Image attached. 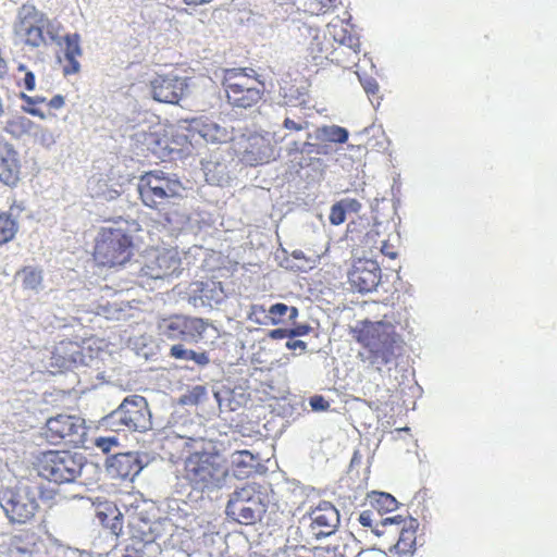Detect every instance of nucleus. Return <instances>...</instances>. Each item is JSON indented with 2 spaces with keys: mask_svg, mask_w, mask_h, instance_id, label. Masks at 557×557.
Masks as SVG:
<instances>
[{
  "mask_svg": "<svg viewBox=\"0 0 557 557\" xmlns=\"http://www.w3.org/2000/svg\"><path fill=\"white\" fill-rule=\"evenodd\" d=\"M137 189L144 205L157 210L166 224H173L182 216L186 187L177 176L163 170H149L140 175Z\"/></svg>",
  "mask_w": 557,
  "mask_h": 557,
  "instance_id": "f257e3e1",
  "label": "nucleus"
},
{
  "mask_svg": "<svg viewBox=\"0 0 557 557\" xmlns=\"http://www.w3.org/2000/svg\"><path fill=\"white\" fill-rule=\"evenodd\" d=\"M349 333L363 348V351L359 352L361 360L375 366L379 370L382 366L392 363L400 354L403 341L392 323L361 320L350 327Z\"/></svg>",
  "mask_w": 557,
  "mask_h": 557,
  "instance_id": "f03ea898",
  "label": "nucleus"
},
{
  "mask_svg": "<svg viewBox=\"0 0 557 557\" xmlns=\"http://www.w3.org/2000/svg\"><path fill=\"white\" fill-rule=\"evenodd\" d=\"M227 475L228 469L216 451H194L185 460L184 476L194 491H216L224 486Z\"/></svg>",
  "mask_w": 557,
  "mask_h": 557,
  "instance_id": "7ed1b4c3",
  "label": "nucleus"
},
{
  "mask_svg": "<svg viewBox=\"0 0 557 557\" xmlns=\"http://www.w3.org/2000/svg\"><path fill=\"white\" fill-rule=\"evenodd\" d=\"M227 103L235 109H251L261 102L264 82L252 69H225L221 82Z\"/></svg>",
  "mask_w": 557,
  "mask_h": 557,
  "instance_id": "20e7f679",
  "label": "nucleus"
},
{
  "mask_svg": "<svg viewBox=\"0 0 557 557\" xmlns=\"http://www.w3.org/2000/svg\"><path fill=\"white\" fill-rule=\"evenodd\" d=\"M132 235L121 228L104 226L100 230L92 252L95 262L100 267H119L126 264L133 256Z\"/></svg>",
  "mask_w": 557,
  "mask_h": 557,
  "instance_id": "39448f33",
  "label": "nucleus"
},
{
  "mask_svg": "<svg viewBox=\"0 0 557 557\" xmlns=\"http://www.w3.org/2000/svg\"><path fill=\"white\" fill-rule=\"evenodd\" d=\"M42 490L38 483H20L13 491L3 494L2 508L12 522L25 524L35 518Z\"/></svg>",
  "mask_w": 557,
  "mask_h": 557,
  "instance_id": "423d86ee",
  "label": "nucleus"
},
{
  "mask_svg": "<svg viewBox=\"0 0 557 557\" xmlns=\"http://www.w3.org/2000/svg\"><path fill=\"white\" fill-rule=\"evenodd\" d=\"M39 473L57 483L73 482L83 470L82 455L71 451H44L38 458Z\"/></svg>",
  "mask_w": 557,
  "mask_h": 557,
  "instance_id": "0eeeda50",
  "label": "nucleus"
},
{
  "mask_svg": "<svg viewBox=\"0 0 557 557\" xmlns=\"http://www.w3.org/2000/svg\"><path fill=\"white\" fill-rule=\"evenodd\" d=\"M264 510L261 493L253 483L234 491L225 506V513L245 525L255 524Z\"/></svg>",
  "mask_w": 557,
  "mask_h": 557,
  "instance_id": "6e6552de",
  "label": "nucleus"
},
{
  "mask_svg": "<svg viewBox=\"0 0 557 557\" xmlns=\"http://www.w3.org/2000/svg\"><path fill=\"white\" fill-rule=\"evenodd\" d=\"M383 530H376L375 533L387 534L396 537L397 541L389 547V552L397 556H411L417 548V531L419 523L417 519L404 518L401 515L393 516L382 520Z\"/></svg>",
  "mask_w": 557,
  "mask_h": 557,
  "instance_id": "1a4fd4ad",
  "label": "nucleus"
},
{
  "mask_svg": "<svg viewBox=\"0 0 557 557\" xmlns=\"http://www.w3.org/2000/svg\"><path fill=\"white\" fill-rule=\"evenodd\" d=\"M209 326L208 320L195 318V315L172 314L163 318L158 323L161 335L170 341L199 343L202 341Z\"/></svg>",
  "mask_w": 557,
  "mask_h": 557,
  "instance_id": "9d476101",
  "label": "nucleus"
},
{
  "mask_svg": "<svg viewBox=\"0 0 557 557\" xmlns=\"http://www.w3.org/2000/svg\"><path fill=\"white\" fill-rule=\"evenodd\" d=\"M86 433L85 421L78 416L57 414L48 419L42 434L50 444H83Z\"/></svg>",
  "mask_w": 557,
  "mask_h": 557,
  "instance_id": "9b49d317",
  "label": "nucleus"
},
{
  "mask_svg": "<svg viewBox=\"0 0 557 557\" xmlns=\"http://www.w3.org/2000/svg\"><path fill=\"white\" fill-rule=\"evenodd\" d=\"M111 419L124 425L127 431L146 432L152 425L147 399L138 394L124 398L119 408L111 413Z\"/></svg>",
  "mask_w": 557,
  "mask_h": 557,
  "instance_id": "f8f14e48",
  "label": "nucleus"
},
{
  "mask_svg": "<svg viewBox=\"0 0 557 557\" xmlns=\"http://www.w3.org/2000/svg\"><path fill=\"white\" fill-rule=\"evenodd\" d=\"M350 287L359 293H370L376 289L382 280V269L373 259H355L347 272Z\"/></svg>",
  "mask_w": 557,
  "mask_h": 557,
  "instance_id": "ddd939ff",
  "label": "nucleus"
},
{
  "mask_svg": "<svg viewBox=\"0 0 557 557\" xmlns=\"http://www.w3.org/2000/svg\"><path fill=\"white\" fill-rule=\"evenodd\" d=\"M177 252L166 248H153L145 255V261L140 269V276L149 280H163L172 275L180 265Z\"/></svg>",
  "mask_w": 557,
  "mask_h": 557,
  "instance_id": "4468645a",
  "label": "nucleus"
},
{
  "mask_svg": "<svg viewBox=\"0 0 557 557\" xmlns=\"http://www.w3.org/2000/svg\"><path fill=\"white\" fill-rule=\"evenodd\" d=\"M186 88V78L176 74H159L150 82L151 96L158 102L177 103Z\"/></svg>",
  "mask_w": 557,
  "mask_h": 557,
  "instance_id": "2eb2a0df",
  "label": "nucleus"
},
{
  "mask_svg": "<svg viewBox=\"0 0 557 557\" xmlns=\"http://www.w3.org/2000/svg\"><path fill=\"white\" fill-rule=\"evenodd\" d=\"M302 35L305 37L306 60L314 66L324 65L330 62L332 41L326 33L306 26Z\"/></svg>",
  "mask_w": 557,
  "mask_h": 557,
  "instance_id": "dca6fc26",
  "label": "nucleus"
},
{
  "mask_svg": "<svg viewBox=\"0 0 557 557\" xmlns=\"http://www.w3.org/2000/svg\"><path fill=\"white\" fill-rule=\"evenodd\" d=\"M310 529L314 536L325 537L338 528L341 516L336 506L330 502H320L309 511Z\"/></svg>",
  "mask_w": 557,
  "mask_h": 557,
  "instance_id": "f3484780",
  "label": "nucleus"
},
{
  "mask_svg": "<svg viewBox=\"0 0 557 557\" xmlns=\"http://www.w3.org/2000/svg\"><path fill=\"white\" fill-rule=\"evenodd\" d=\"M21 158L14 145L0 139V182L15 187L21 180Z\"/></svg>",
  "mask_w": 557,
  "mask_h": 557,
  "instance_id": "a211bd4d",
  "label": "nucleus"
},
{
  "mask_svg": "<svg viewBox=\"0 0 557 557\" xmlns=\"http://www.w3.org/2000/svg\"><path fill=\"white\" fill-rule=\"evenodd\" d=\"M360 40L358 37L348 36L339 41H332L330 63L341 65L343 69H351L360 60Z\"/></svg>",
  "mask_w": 557,
  "mask_h": 557,
  "instance_id": "6ab92c4d",
  "label": "nucleus"
},
{
  "mask_svg": "<svg viewBox=\"0 0 557 557\" xmlns=\"http://www.w3.org/2000/svg\"><path fill=\"white\" fill-rule=\"evenodd\" d=\"M83 361V348L78 342L64 339L55 344L51 355V364L69 370Z\"/></svg>",
  "mask_w": 557,
  "mask_h": 557,
  "instance_id": "aec40b11",
  "label": "nucleus"
},
{
  "mask_svg": "<svg viewBox=\"0 0 557 557\" xmlns=\"http://www.w3.org/2000/svg\"><path fill=\"white\" fill-rule=\"evenodd\" d=\"M63 65L62 73L64 76L78 74L81 71V63L78 58L83 55V48L81 47V36L78 34H69L63 36Z\"/></svg>",
  "mask_w": 557,
  "mask_h": 557,
  "instance_id": "412c9836",
  "label": "nucleus"
},
{
  "mask_svg": "<svg viewBox=\"0 0 557 557\" xmlns=\"http://www.w3.org/2000/svg\"><path fill=\"white\" fill-rule=\"evenodd\" d=\"M17 33L27 46L40 47L45 42L42 15L37 13L24 15L21 18Z\"/></svg>",
  "mask_w": 557,
  "mask_h": 557,
  "instance_id": "4be33fe9",
  "label": "nucleus"
},
{
  "mask_svg": "<svg viewBox=\"0 0 557 557\" xmlns=\"http://www.w3.org/2000/svg\"><path fill=\"white\" fill-rule=\"evenodd\" d=\"M194 299H199L202 305L212 306L221 304L226 298L222 282L208 280L194 282L193 284Z\"/></svg>",
  "mask_w": 557,
  "mask_h": 557,
  "instance_id": "5701e85b",
  "label": "nucleus"
},
{
  "mask_svg": "<svg viewBox=\"0 0 557 557\" xmlns=\"http://www.w3.org/2000/svg\"><path fill=\"white\" fill-rule=\"evenodd\" d=\"M140 469L141 466L136 455L132 453L113 455L109 463V471L122 480L135 476Z\"/></svg>",
  "mask_w": 557,
  "mask_h": 557,
  "instance_id": "b1692460",
  "label": "nucleus"
},
{
  "mask_svg": "<svg viewBox=\"0 0 557 557\" xmlns=\"http://www.w3.org/2000/svg\"><path fill=\"white\" fill-rule=\"evenodd\" d=\"M172 147L171 151H184L188 147L197 144L196 131H195V119L185 121L182 124L173 126L170 131Z\"/></svg>",
  "mask_w": 557,
  "mask_h": 557,
  "instance_id": "393cba45",
  "label": "nucleus"
},
{
  "mask_svg": "<svg viewBox=\"0 0 557 557\" xmlns=\"http://www.w3.org/2000/svg\"><path fill=\"white\" fill-rule=\"evenodd\" d=\"M258 465V457L249 450L234 451L231 456V469L238 480H245L253 474Z\"/></svg>",
  "mask_w": 557,
  "mask_h": 557,
  "instance_id": "a878e982",
  "label": "nucleus"
},
{
  "mask_svg": "<svg viewBox=\"0 0 557 557\" xmlns=\"http://www.w3.org/2000/svg\"><path fill=\"white\" fill-rule=\"evenodd\" d=\"M128 544L157 543L153 525L150 520L141 519L135 516L131 519L128 525Z\"/></svg>",
  "mask_w": 557,
  "mask_h": 557,
  "instance_id": "bb28decb",
  "label": "nucleus"
},
{
  "mask_svg": "<svg viewBox=\"0 0 557 557\" xmlns=\"http://www.w3.org/2000/svg\"><path fill=\"white\" fill-rule=\"evenodd\" d=\"M197 144L199 140L216 143L226 140V132L222 126L210 120L194 119Z\"/></svg>",
  "mask_w": 557,
  "mask_h": 557,
  "instance_id": "cd10ccee",
  "label": "nucleus"
},
{
  "mask_svg": "<svg viewBox=\"0 0 557 557\" xmlns=\"http://www.w3.org/2000/svg\"><path fill=\"white\" fill-rule=\"evenodd\" d=\"M288 312V305L284 302H276L271 305V307L267 310L264 305L253 304L250 308L249 318L256 320L257 322H262L259 318L261 314L268 313L269 323L272 325H277L283 321L285 314Z\"/></svg>",
  "mask_w": 557,
  "mask_h": 557,
  "instance_id": "c85d7f7f",
  "label": "nucleus"
},
{
  "mask_svg": "<svg viewBox=\"0 0 557 557\" xmlns=\"http://www.w3.org/2000/svg\"><path fill=\"white\" fill-rule=\"evenodd\" d=\"M314 137L320 143L344 144L349 138L347 128L341 125H322L314 131Z\"/></svg>",
  "mask_w": 557,
  "mask_h": 557,
  "instance_id": "c756f323",
  "label": "nucleus"
},
{
  "mask_svg": "<svg viewBox=\"0 0 557 557\" xmlns=\"http://www.w3.org/2000/svg\"><path fill=\"white\" fill-rule=\"evenodd\" d=\"M37 124L26 115H13L7 120L4 132L15 138H21L26 135H33Z\"/></svg>",
  "mask_w": 557,
  "mask_h": 557,
  "instance_id": "7c9ffc66",
  "label": "nucleus"
},
{
  "mask_svg": "<svg viewBox=\"0 0 557 557\" xmlns=\"http://www.w3.org/2000/svg\"><path fill=\"white\" fill-rule=\"evenodd\" d=\"M170 356L174 359L194 360L199 366H206L210 361L208 352L188 350L183 344H174L170 349Z\"/></svg>",
  "mask_w": 557,
  "mask_h": 557,
  "instance_id": "2f4dec72",
  "label": "nucleus"
},
{
  "mask_svg": "<svg viewBox=\"0 0 557 557\" xmlns=\"http://www.w3.org/2000/svg\"><path fill=\"white\" fill-rule=\"evenodd\" d=\"M368 502L379 513H386V511L397 509V502L389 493L371 492L368 495Z\"/></svg>",
  "mask_w": 557,
  "mask_h": 557,
  "instance_id": "473e14b6",
  "label": "nucleus"
},
{
  "mask_svg": "<svg viewBox=\"0 0 557 557\" xmlns=\"http://www.w3.org/2000/svg\"><path fill=\"white\" fill-rule=\"evenodd\" d=\"M161 547L159 543L126 544L125 553L121 557H159Z\"/></svg>",
  "mask_w": 557,
  "mask_h": 557,
  "instance_id": "72a5a7b5",
  "label": "nucleus"
},
{
  "mask_svg": "<svg viewBox=\"0 0 557 557\" xmlns=\"http://www.w3.org/2000/svg\"><path fill=\"white\" fill-rule=\"evenodd\" d=\"M17 275L21 277L22 286L28 290H36V288L42 285L41 269L25 265L17 272Z\"/></svg>",
  "mask_w": 557,
  "mask_h": 557,
  "instance_id": "f704fd0d",
  "label": "nucleus"
},
{
  "mask_svg": "<svg viewBox=\"0 0 557 557\" xmlns=\"http://www.w3.org/2000/svg\"><path fill=\"white\" fill-rule=\"evenodd\" d=\"M18 231V223L12 214L0 213V245L12 242Z\"/></svg>",
  "mask_w": 557,
  "mask_h": 557,
  "instance_id": "c9c22d12",
  "label": "nucleus"
},
{
  "mask_svg": "<svg viewBox=\"0 0 557 557\" xmlns=\"http://www.w3.org/2000/svg\"><path fill=\"white\" fill-rule=\"evenodd\" d=\"M244 159L246 162L252 165L261 163L260 159V136H252L248 140V145L245 149Z\"/></svg>",
  "mask_w": 557,
  "mask_h": 557,
  "instance_id": "e433bc0d",
  "label": "nucleus"
},
{
  "mask_svg": "<svg viewBox=\"0 0 557 557\" xmlns=\"http://www.w3.org/2000/svg\"><path fill=\"white\" fill-rule=\"evenodd\" d=\"M33 135L35 137V141L41 144L42 147H51L55 143V135L53 131L48 128H42V126L37 125L36 129H34Z\"/></svg>",
  "mask_w": 557,
  "mask_h": 557,
  "instance_id": "4c0bfd02",
  "label": "nucleus"
},
{
  "mask_svg": "<svg viewBox=\"0 0 557 557\" xmlns=\"http://www.w3.org/2000/svg\"><path fill=\"white\" fill-rule=\"evenodd\" d=\"M346 219H347V215H346L345 209L343 207V201L341 200V201L333 203L331 207V210H330V214H329L330 223L333 225H341V224H343V222L346 221Z\"/></svg>",
  "mask_w": 557,
  "mask_h": 557,
  "instance_id": "58836bf2",
  "label": "nucleus"
},
{
  "mask_svg": "<svg viewBox=\"0 0 557 557\" xmlns=\"http://www.w3.org/2000/svg\"><path fill=\"white\" fill-rule=\"evenodd\" d=\"M337 0H309V9L314 14H325L334 9Z\"/></svg>",
  "mask_w": 557,
  "mask_h": 557,
  "instance_id": "ea45409f",
  "label": "nucleus"
},
{
  "mask_svg": "<svg viewBox=\"0 0 557 557\" xmlns=\"http://www.w3.org/2000/svg\"><path fill=\"white\" fill-rule=\"evenodd\" d=\"M313 557H345L337 546H320L311 549Z\"/></svg>",
  "mask_w": 557,
  "mask_h": 557,
  "instance_id": "a19ab883",
  "label": "nucleus"
},
{
  "mask_svg": "<svg viewBox=\"0 0 557 557\" xmlns=\"http://www.w3.org/2000/svg\"><path fill=\"white\" fill-rule=\"evenodd\" d=\"M284 557H313L311 549L305 546H292L284 549Z\"/></svg>",
  "mask_w": 557,
  "mask_h": 557,
  "instance_id": "79ce46f5",
  "label": "nucleus"
},
{
  "mask_svg": "<svg viewBox=\"0 0 557 557\" xmlns=\"http://www.w3.org/2000/svg\"><path fill=\"white\" fill-rule=\"evenodd\" d=\"M119 444V441L116 437L114 436H109V437H97L96 440V447H99L101 449V451L103 453H110L112 447H114V445H117Z\"/></svg>",
  "mask_w": 557,
  "mask_h": 557,
  "instance_id": "37998d69",
  "label": "nucleus"
},
{
  "mask_svg": "<svg viewBox=\"0 0 557 557\" xmlns=\"http://www.w3.org/2000/svg\"><path fill=\"white\" fill-rule=\"evenodd\" d=\"M100 520L104 525L109 527L114 534H120L123 531V516L119 512L116 513V516H114V519L111 522V524L107 523L106 516L104 518H101V513Z\"/></svg>",
  "mask_w": 557,
  "mask_h": 557,
  "instance_id": "c03bdc74",
  "label": "nucleus"
},
{
  "mask_svg": "<svg viewBox=\"0 0 557 557\" xmlns=\"http://www.w3.org/2000/svg\"><path fill=\"white\" fill-rule=\"evenodd\" d=\"M342 203L346 214L358 213L361 209V203L356 198H342Z\"/></svg>",
  "mask_w": 557,
  "mask_h": 557,
  "instance_id": "a18cd8bd",
  "label": "nucleus"
},
{
  "mask_svg": "<svg viewBox=\"0 0 557 557\" xmlns=\"http://www.w3.org/2000/svg\"><path fill=\"white\" fill-rule=\"evenodd\" d=\"M311 330L312 327L309 324H297L289 329V338L306 336Z\"/></svg>",
  "mask_w": 557,
  "mask_h": 557,
  "instance_id": "49530a36",
  "label": "nucleus"
},
{
  "mask_svg": "<svg viewBox=\"0 0 557 557\" xmlns=\"http://www.w3.org/2000/svg\"><path fill=\"white\" fill-rule=\"evenodd\" d=\"M283 127L287 131H302L307 129L308 123L305 121L304 123H297V121H294L293 119L286 117L283 120Z\"/></svg>",
  "mask_w": 557,
  "mask_h": 557,
  "instance_id": "de8ad7c7",
  "label": "nucleus"
},
{
  "mask_svg": "<svg viewBox=\"0 0 557 557\" xmlns=\"http://www.w3.org/2000/svg\"><path fill=\"white\" fill-rule=\"evenodd\" d=\"M310 407L315 410H325L330 408V403L322 396H314L310 398Z\"/></svg>",
  "mask_w": 557,
  "mask_h": 557,
  "instance_id": "09e8293b",
  "label": "nucleus"
},
{
  "mask_svg": "<svg viewBox=\"0 0 557 557\" xmlns=\"http://www.w3.org/2000/svg\"><path fill=\"white\" fill-rule=\"evenodd\" d=\"M24 112L38 116L39 119L44 120L47 119V114L41 111V109L37 108L36 103H25L23 106Z\"/></svg>",
  "mask_w": 557,
  "mask_h": 557,
  "instance_id": "8fccbe9b",
  "label": "nucleus"
},
{
  "mask_svg": "<svg viewBox=\"0 0 557 557\" xmlns=\"http://www.w3.org/2000/svg\"><path fill=\"white\" fill-rule=\"evenodd\" d=\"M381 251L383 255H385L387 258H391V259H397V257H398L395 245L389 242L382 243Z\"/></svg>",
  "mask_w": 557,
  "mask_h": 557,
  "instance_id": "3c124183",
  "label": "nucleus"
},
{
  "mask_svg": "<svg viewBox=\"0 0 557 557\" xmlns=\"http://www.w3.org/2000/svg\"><path fill=\"white\" fill-rule=\"evenodd\" d=\"M268 337L272 341H280V338L289 337V329H275L268 332Z\"/></svg>",
  "mask_w": 557,
  "mask_h": 557,
  "instance_id": "603ef678",
  "label": "nucleus"
},
{
  "mask_svg": "<svg viewBox=\"0 0 557 557\" xmlns=\"http://www.w3.org/2000/svg\"><path fill=\"white\" fill-rule=\"evenodd\" d=\"M65 103L64 96H61V94H57L54 97L50 98V100L47 102L48 107L50 109L59 110L63 108Z\"/></svg>",
  "mask_w": 557,
  "mask_h": 557,
  "instance_id": "864d4df0",
  "label": "nucleus"
},
{
  "mask_svg": "<svg viewBox=\"0 0 557 557\" xmlns=\"http://www.w3.org/2000/svg\"><path fill=\"white\" fill-rule=\"evenodd\" d=\"M36 86V78L33 71H26L24 75V87L28 91H33Z\"/></svg>",
  "mask_w": 557,
  "mask_h": 557,
  "instance_id": "5fc2aeb1",
  "label": "nucleus"
},
{
  "mask_svg": "<svg viewBox=\"0 0 557 557\" xmlns=\"http://www.w3.org/2000/svg\"><path fill=\"white\" fill-rule=\"evenodd\" d=\"M20 98H21V100L24 103H36L37 106L39 103L47 102V98H45V97H41V96H27V94H25V92H22Z\"/></svg>",
  "mask_w": 557,
  "mask_h": 557,
  "instance_id": "6e6d98bb",
  "label": "nucleus"
},
{
  "mask_svg": "<svg viewBox=\"0 0 557 557\" xmlns=\"http://www.w3.org/2000/svg\"><path fill=\"white\" fill-rule=\"evenodd\" d=\"M359 522L363 527H372V524H373L372 510H363L359 516Z\"/></svg>",
  "mask_w": 557,
  "mask_h": 557,
  "instance_id": "4d7b16f0",
  "label": "nucleus"
},
{
  "mask_svg": "<svg viewBox=\"0 0 557 557\" xmlns=\"http://www.w3.org/2000/svg\"><path fill=\"white\" fill-rule=\"evenodd\" d=\"M286 348L287 349H300L301 351H306L307 344L304 341H287Z\"/></svg>",
  "mask_w": 557,
  "mask_h": 557,
  "instance_id": "13d9d810",
  "label": "nucleus"
},
{
  "mask_svg": "<svg viewBox=\"0 0 557 557\" xmlns=\"http://www.w3.org/2000/svg\"><path fill=\"white\" fill-rule=\"evenodd\" d=\"M363 88L369 95H374L379 90V84L375 81H368L364 83Z\"/></svg>",
  "mask_w": 557,
  "mask_h": 557,
  "instance_id": "bf43d9fd",
  "label": "nucleus"
},
{
  "mask_svg": "<svg viewBox=\"0 0 557 557\" xmlns=\"http://www.w3.org/2000/svg\"><path fill=\"white\" fill-rule=\"evenodd\" d=\"M185 4L190 8H197V5L212 2V0H183Z\"/></svg>",
  "mask_w": 557,
  "mask_h": 557,
  "instance_id": "052dcab7",
  "label": "nucleus"
},
{
  "mask_svg": "<svg viewBox=\"0 0 557 557\" xmlns=\"http://www.w3.org/2000/svg\"><path fill=\"white\" fill-rule=\"evenodd\" d=\"M310 147H314V144H312L310 141H306V143L302 144V148H299L298 144L294 143V147L292 148V150L293 151H297V152H302L304 149L310 148Z\"/></svg>",
  "mask_w": 557,
  "mask_h": 557,
  "instance_id": "680f3d73",
  "label": "nucleus"
},
{
  "mask_svg": "<svg viewBox=\"0 0 557 557\" xmlns=\"http://www.w3.org/2000/svg\"><path fill=\"white\" fill-rule=\"evenodd\" d=\"M288 318L292 321H295L298 315V309L296 307H288Z\"/></svg>",
  "mask_w": 557,
  "mask_h": 557,
  "instance_id": "e2e57ef3",
  "label": "nucleus"
},
{
  "mask_svg": "<svg viewBox=\"0 0 557 557\" xmlns=\"http://www.w3.org/2000/svg\"><path fill=\"white\" fill-rule=\"evenodd\" d=\"M8 67L3 58L0 55V77H3L7 74Z\"/></svg>",
  "mask_w": 557,
  "mask_h": 557,
  "instance_id": "0e129e2a",
  "label": "nucleus"
},
{
  "mask_svg": "<svg viewBox=\"0 0 557 557\" xmlns=\"http://www.w3.org/2000/svg\"><path fill=\"white\" fill-rule=\"evenodd\" d=\"M47 557H64V553L61 549H54V552L50 553Z\"/></svg>",
  "mask_w": 557,
  "mask_h": 557,
  "instance_id": "69168bd1",
  "label": "nucleus"
},
{
  "mask_svg": "<svg viewBox=\"0 0 557 557\" xmlns=\"http://www.w3.org/2000/svg\"><path fill=\"white\" fill-rule=\"evenodd\" d=\"M4 114V104L2 97L0 96V117Z\"/></svg>",
  "mask_w": 557,
  "mask_h": 557,
  "instance_id": "338daca9",
  "label": "nucleus"
},
{
  "mask_svg": "<svg viewBox=\"0 0 557 557\" xmlns=\"http://www.w3.org/2000/svg\"><path fill=\"white\" fill-rule=\"evenodd\" d=\"M51 39H52V40H54V41H57V42H60V41H59V37H58V36H51Z\"/></svg>",
  "mask_w": 557,
  "mask_h": 557,
  "instance_id": "774afa93",
  "label": "nucleus"
}]
</instances>
